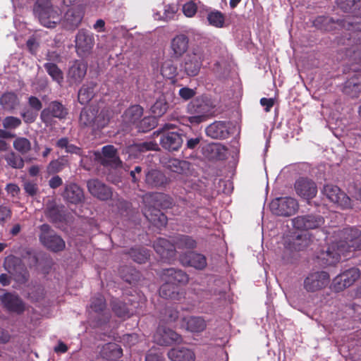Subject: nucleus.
Instances as JSON below:
<instances>
[{
	"mask_svg": "<svg viewBox=\"0 0 361 361\" xmlns=\"http://www.w3.org/2000/svg\"><path fill=\"white\" fill-rule=\"evenodd\" d=\"M22 124L21 120L16 116H6L2 121L3 127L5 129H16Z\"/></svg>",
	"mask_w": 361,
	"mask_h": 361,
	"instance_id": "obj_57",
	"label": "nucleus"
},
{
	"mask_svg": "<svg viewBox=\"0 0 361 361\" xmlns=\"http://www.w3.org/2000/svg\"><path fill=\"white\" fill-rule=\"evenodd\" d=\"M91 195L100 200H108L112 197L111 189L98 179H90L87 182Z\"/></svg>",
	"mask_w": 361,
	"mask_h": 361,
	"instance_id": "obj_25",
	"label": "nucleus"
},
{
	"mask_svg": "<svg viewBox=\"0 0 361 361\" xmlns=\"http://www.w3.org/2000/svg\"><path fill=\"white\" fill-rule=\"evenodd\" d=\"M295 191L300 197L310 200L317 194V186L314 180L307 177H300L294 183Z\"/></svg>",
	"mask_w": 361,
	"mask_h": 361,
	"instance_id": "obj_17",
	"label": "nucleus"
},
{
	"mask_svg": "<svg viewBox=\"0 0 361 361\" xmlns=\"http://www.w3.org/2000/svg\"><path fill=\"white\" fill-rule=\"evenodd\" d=\"M183 325L185 326L189 331L200 333L203 331L207 327L206 321L202 317L190 316L185 317L182 320Z\"/></svg>",
	"mask_w": 361,
	"mask_h": 361,
	"instance_id": "obj_35",
	"label": "nucleus"
},
{
	"mask_svg": "<svg viewBox=\"0 0 361 361\" xmlns=\"http://www.w3.org/2000/svg\"><path fill=\"white\" fill-rule=\"evenodd\" d=\"M145 182L152 188H162L169 183V180L161 171L152 169L146 173Z\"/></svg>",
	"mask_w": 361,
	"mask_h": 361,
	"instance_id": "obj_34",
	"label": "nucleus"
},
{
	"mask_svg": "<svg viewBox=\"0 0 361 361\" xmlns=\"http://www.w3.org/2000/svg\"><path fill=\"white\" fill-rule=\"evenodd\" d=\"M310 239L305 235H298L293 241V247L295 250L300 251L308 247Z\"/></svg>",
	"mask_w": 361,
	"mask_h": 361,
	"instance_id": "obj_56",
	"label": "nucleus"
},
{
	"mask_svg": "<svg viewBox=\"0 0 361 361\" xmlns=\"http://www.w3.org/2000/svg\"><path fill=\"white\" fill-rule=\"evenodd\" d=\"M161 298L173 300H180L185 297V292L182 287L164 281L159 288Z\"/></svg>",
	"mask_w": 361,
	"mask_h": 361,
	"instance_id": "obj_31",
	"label": "nucleus"
},
{
	"mask_svg": "<svg viewBox=\"0 0 361 361\" xmlns=\"http://www.w3.org/2000/svg\"><path fill=\"white\" fill-rule=\"evenodd\" d=\"M96 83L91 82L87 84H84L78 91V102L81 104H86L94 96V88Z\"/></svg>",
	"mask_w": 361,
	"mask_h": 361,
	"instance_id": "obj_42",
	"label": "nucleus"
},
{
	"mask_svg": "<svg viewBox=\"0 0 361 361\" xmlns=\"http://www.w3.org/2000/svg\"><path fill=\"white\" fill-rule=\"evenodd\" d=\"M137 149L141 152L147 151H158L159 149L157 143L154 141H147L137 145Z\"/></svg>",
	"mask_w": 361,
	"mask_h": 361,
	"instance_id": "obj_61",
	"label": "nucleus"
},
{
	"mask_svg": "<svg viewBox=\"0 0 361 361\" xmlns=\"http://www.w3.org/2000/svg\"><path fill=\"white\" fill-rule=\"evenodd\" d=\"M68 114V109L59 101L54 100L49 103L40 113V120L46 126L54 123V119L63 120Z\"/></svg>",
	"mask_w": 361,
	"mask_h": 361,
	"instance_id": "obj_6",
	"label": "nucleus"
},
{
	"mask_svg": "<svg viewBox=\"0 0 361 361\" xmlns=\"http://www.w3.org/2000/svg\"><path fill=\"white\" fill-rule=\"evenodd\" d=\"M178 11L177 6L174 4H167L164 6V15L162 19L165 21H170L175 18Z\"/></svg>",
	"mask_w": 361,
	"mask_h": 361,
	"instance_id": "obj_58",
	"label": "nucleus"
},
{
	"mask_svg": "<svg viewBox=\"0 0 361 361\" xmlns=\"http://www.w3.org/2000/svg\"><path fill=\"white\" fill-rule=\"evenodd\" d=\"M94 156L95 161L104 167L117 169L122 166V161L114 145L104 146L101 152H94Z\"/></svg>",
	"mask_w": 361,
	"mask_h": 361,
	"instance_id": "obj_8",
	"label": "nucleus"
},
{
	"mask_svg": "<svg viewBox=\"0 0 361 361\" xmlns=\"http://www.w3.org/2000/svg\"><path fill=\"white\" fill-rule=\"evenodd\" d=\"M13 145L14 149L22 154H27L31 149V142L26 137H16Z\"/></svg>",
	"mask_w": 361,
	"mask_h": 361,
	"instance_id": "obj_51",
	"label": "nucleus"
},
{
	"mask_svg": "<svg viewBox=\"0 0 361 361\" xmlns=\"http://www.w3.org/2000/svg\"><path fill=\"white\" fill-rule=\"evenodd\" d=\"M144 202L143 214L146 219L157 228L165 227L168 218L161 209L172 208L175 204L173 199L165 193L154 192L146 195Z\"/></svg>",
	"mask_w": 361,
	"mask_h": 361,
	"instance_id": "obj_2",
	"label": "nucleus"
},
{
	"mask_svg": "<svg viewBox=\"0 0 361 361\" xmlns=\"http://www.w3.org/2000/svg\"><path fill=\"white\" fill-rule=\"evenodd\" d=\"M68 164V161L63 157H59L52 160L47 166V171L49 174H56L61 172Z\"/></svg>",
	"mask_w": 361,
	"mask_h": 361,
	"instance_id": "obj_50",
	"label": "nucleus"
},
{
	"mask_svg": "<svg viewBox=\"0 0 361 361\" xmlns=\"http://www.w3.org/2000/svg\"><path fill=\"white\" fill-rule=\"evenodd\" d=\"M87 73V66L80 61H75L69 68L68 77L72 84H79Z\"/></svg>",
	"mask_w": 361,
	"mask_h": 361,
	"instance_id": "obj_36",
	"label": "nucleus"
},
{
	"mask_svg": "<svg viewBox=\"0 0 361 361\" xmlns=\"http://www.w3.org/2000/svg\"><path fill=\"white\" fill-rule=\"evenodd\" d=\"M106 305L105 298L101 294H98L91 300L90 307L96 312H101L104 311L106 308Z\"/></svg>",
	"mask_w": 361,
	"mask_h": 361,
	"instance_id": "obj_55",
	"label": "nucleus"
},
{
	"mask_svg": "<svg viewBox=\"0 0 361 361\" xmlns=\"http://www.w3.org/2000/svg\"><path fill=\"white\" fill-rule=\"evenodd\" d=\"M85 16V10L80 6L68 8L60 20L63 29L75 31L81 24Z\"/></svg>",
	"mask_w": 361,
	"mask_h": 361,
	"instance_id": "obj_10",
	"label": "nucleus"
},
{
	"mask_svg": "<svg viewBox=\"0 0 361 361\" xmlns=\"http://www.w3.org/2000/svg\"><path fill=\"white\" fill-rule=\"evenodd\" d=\"M292 224L297 230L307 231L320 228L324 224V219L319 214H310L295 217Z\"/></svg>",
	"mask_w": 361,
	"mask_h": 361,
	"instance_id": "obj_16",
	"label": "nucleus"
},
{
	"mask_svg": "<svg viewBox=\"0 0 361 361\" xmlns=\"http://www.w3.org/2000/svg\"><path fill=\"white\" fill-rule=\"evenodd\" d=\"M341 8L345 12L351 13L357 16L356 20H352L350 18L338 20L335 22L332 18L318 16L313 21V25L317 29L330 32L334 29L341 27L347 30L348 40L353 42L355 46L352 48L350 60L352 65H357L356 71H361V0H341Z\"/></svg>",
	"mask_w": 361,
	"mask_h": 361,
	"instance_id": "obj_1",
	"label": "nucleus"
},
{
	"mask_svg": "<svg viewBox=\"0 0 361 361\" xmlns=\"http://www.w3.org/2000/svg\"><path fill=\"white\" fill-rule=\"evenodd\" d=\"M156 252L166 262L173 260L176 256L174 243L166 238H158L153 245Z\"/></svg>",
	"mask_w": 361,
	"mask_h": 361,
	"instance_id": "obj_23",
	"label": "nucleus"
},
{
	"mask_svg": "<svg viewBox=\"0 0 361 361\" xmlns=\"http://www.w3.org/2000/svg\"><path fill=\"white\" fill-rule=\"evenodd\" d=\"M206 59L204 50L201 47H193L190 52L184 56L180 63V71L188 77L197 75Z\"/></svg>",
	"mask_w": 361,
	"mask_h": 361,
	"instance_id": "obj_4",
	"label": "nucleus"
},
{
	"mask_svg": "<svg viewBox=\"0 0 361 361\" xmlns=\"http://www.w3.org/2000/svg\"><path fill=\"white\" fill-rule=\"evenodd\" d=\"M111 111L108 109H103L95 114L94 130H99L106 127L110 121Z\"/></svg>",
	"mask_w": 361,
	"mask_h": 361,
	"instance_id": "obj_44",
	"label": "nucleus"
},
{
	"mask_svg": "<svg viewBox=\"0 0 361 361\" xmlns=\"http://www.w3.org/2000/svg\"><path fill=\"white\" fill-rule=\"evenodd\" d=\"M143 115V108L135 104L128 107L123 115V121L128 125H133L135 127L140 121Z\"/></svg>",
	"mask_w": 361,
	"mask_h": 361,
	"instance_id": "obj_37",
	"label": "nucleus"
},
{
	"mask_svg": "<svg viewBox=\"0 0 361 361\" xmlns=\"http://www.w3.org/2000/svg\"><path fill=\"white\" fill-rule=\"evenodd\" d=\"M323 194L332 202L342 209L352 208L351 199L336 185L326 184L322 190Z\"/></svg>",
	"mask_w": 361,
	"mask_h": 361,
	"instance_id": "obj_15",
	"label": "nucleus"
},
{
	"mask_svg": "<svg viewBox=\"0 0 361 361\" xmlns=\"http://www.w3.org/2000/svg\"><path fill=\"white\" fill-rule=\"evenodd\" d=\"M163 280L166 282L182 287L188 283V275L181 269L169 268L163 270Z\"/></svg>",
	"mask_w": 361,
	"mask_h": 361,
	"instance_id": "obj_29",
	"label": "nucleus"
},
{
	"mask_svg": "<svg viewBox=\"0 0 361 361\" xmlns=\"http://www.w3.org/2000/svg\"><path fill=\"white\" fill-rule=\"evenodd\" d=\"M39 229V239L44 247L53 252H59L65 249L64 240L56 234L49 225L44 224L40 226Z\"/></svg>",
	"mask_w": 361,
	"mask_h": 361,
	"instance_id": "obj_5",
	"label": "nucleus"
},
{
	"mask_svg": "<svg viewBox=\"0 0 361 361\" xmlns=\"http://www.w3.org/2000/svg\"><path fill=\"white\" fill-rule=\"evenodd\" d=\"M0 301L8 312L23 314L25 310V304L16 293L6 292L0 295Z\"/></svg>",
	"mask_w": 361,
	"mask_h": 361,
	"instance_id": "obj_19",
	"label": "nucleus"
},
{
	"mask_svg": "<svg viewBox=\"0 0 361 361\" xmlns=\"http://www.w3.org/2000/svg\"><path fill=\"white\" fill-rule=\"evenodd\" d=\"M61 196L64 201L73 204H80L85 199L82 189L76 183H73L65 185Z\"/></svg>",
	"mask_w": 361,
	"mask_h": 361,
	"instance_id": "obj_26",
	"label": "nucleus"
},
{
	"mask_svg": "<svg viewBox=\"0 0 361 361\" xmlns=\"http://www.w3.org/2000/svg\"><path fill=\"white\" fill-rule=\"evenodd\" d=\"M45 215L53 223H61L65 219L63 207L59 206L55 202L47 204Z\"/></svg>",
	"mask_w": 361,
	"mask_h": 361,
	"instance_id": "obj_39",
	"label": "nucleus"
},
{
	"mask_svg": "<svg viewBox=\"0 0 361 361\" xmlns=\"http://www.w3.org/2000/svg\"><path fill=\"white\" fill-rule=\"evenodd\" d=\"M98 113L97 106H87L82 109L79 122L82 126L91 127L94 130L95 114Z\"/></svg>",
	"mask_w": 361,
	"mask_h": 361,
	"instance_id": "obj_41",
	"label": "nucleus"
},
{
	"mask_svg": "<svg viewBox=\"0 0 361 361\" xmlns=\"http://www.w3.org/2000/svg\"><path fill=\"white\" fill-rule=\"evenodd\" d=\"M360 276L359 269L353 267L336 276L332 281L330 288L339 293L352 286Z\"/></svg>",
	"mask_w": 361,
	"mask_h": 361,
	"instance_id": "obj_12",
	"label": "nucleus"
},
{
	"mask_svg": "<svg viewBox=\"0 0 361 361\" xmlns=\"http://www.w3.org/2000/svg\"><path fill=\"white\" fill-rule=\"evenodd\" d=\"M56 147L61 149H65L66 152L70 154H75L79 156H82V148L69 143V140L67 137H61L56 142Z\"/></svg>",
	"mask_w": 361,
	"mask_h": 361,
	"instance_id": "obj_48",
	"label": "nucleus"
},
{
	"mask_svg": "<svg viewBox=\"0 0 361 361\" xmlns=\"http://www.w3.org/2000/svg\"><path fill=\"white\" fill-rule=\"evenodd\" d=\"M123 254L128 255L136 263L143 264L149 259V250L143 247H133L123 252Z\"/></svg>",
	"mask_w": 361,
	"mask_h": 361,
	"instance_id": "obj_38",
	"label": "nucleus"
},
{
	"mask_svg": "<svg viewBox=\"0 0 361 361\" xmlns=\"http://www.w3.org/2000/svg\"><path fill=\"white\" fill-rule=\"evenodd\" d=\"M186 139V148L189 149H195L198 147L201 140H202V137L201 135H195V137H190L186 135H183Z\"/></svg>",
	"mask_w": 361,
	"mask_h": 361,
	"instance_id": "obj_62",
	"label": "nucleus"
},
{
	"mask_svg": "<svg viewBox=\"0 0 361 361\" xmlns=\"http://www.w3.org/2000/svg\"><path fill=\"white\" fill-rule=\"evenodd\" d=\"M190 39L183 33L176 35L170 42V55L174 59H179L187 53Z\"/></svg>",
	"mask_w": 361,
	"mask_h": 361,
	"instance_id": "obj_21",
	"label": "nucleus"
},
{
	"mask_svg": "<svg viewBox=\"0 0 361 361\" xmlns=\"http://www.w3.org/2000/svg\"><path fill=\"white\" fill-rule=\"evenodd\" d=\"M190 163L187 161L180 160L178 159H170L166 167L174 173L181 174L189 169Z\"/></svg>",
	"mask_w": 361,
	"mask_h": 361,
	"instance_id": "obj_46",
	"label": "nucleus"
},
{
	"mask_svg": "<svg viewBox=\"0 0 361 361\" xmlns=\"http://www.w3.org/2000/svg\"><path fill=\"white\" fill-rule=\"evenodd\" d=\"M34 12L44 27H55L59 20L58 11L51 6H35Z\"/></svg>",
	"mask_w": 361,
	"mask_h": 361,
	"instance_id": "obj_18",
	"label": "nucleus"
},
{
	"mask_svg": "<svg viewBox=\"0 0 361 361\" xmlns=\"http://www.w3.org/2000/svg\"><path fill=\"white\" fill-rule=\"evenodd\" d=\"M10 272L13 276L15 281L18 283H25L29 279V272L26 267L21 262L16 264Z\"/></svg>",
	"mask_w": 361,
	"mask_h": 361,
	"instance_id": "obj_45",
	"label": "nucleus"
},
{
	"mask_svg": "<svg viewBox=\"0 0 361 361\" xmlns=\"http://www.w3.org/2000/svg\"><path fill=\"white\" fill-rule=\"evenodd\" d=\"M168 357L171 361H195V352L186 347H175L169 350Z\"/></svg>",
	"mask_w": 361,
	"mask_h": 361,
	"instance_id": "obj_32",
	"label": "nucleus"
},
{
	"mask_svg": "<svg viewBox=\"0 0 361 361\" xmlns=\"http://www.w3.org/2000/svg\"><path fill=\"white\" fill-rule=\"evenodd\" d=\"M75 48L79 54L89 53L94 43L92 35L85 30H80L75 36Z\"/></svg>",
	"mask_w": 361,
	"mask_h": 361,
	"instance_id": "obj_27",
	"label": "nucleus"
},
{
	"mask_svg": "<svg viewBox=\"0 0 361 361\" xmlns=\"http://www.w3.org/2000/svg\"><path fill=\"white\" fill-rule=\"evenodd\" d=\"M44 68L54 81L61 84L63 80V73L59 66L54 63H45Z\"/></svg>",
	"mask_w": 361,
	"mask_h": 361,
	"instance_id": "obj_47",
	"label": "nucleus"
},
{
	"mask_svg": "<svg viewBox=\"0 0 361 361\" xmlns=\"http://www.w3.org/2000/svg\"><path fill=\"white\" fill-rule=\"evenodd\" d=\"M20 116L25 123L30 124L36 121L38 116V112L32 109H28L22 111L20 113Z\"/></svg>",
	"mask_w": 361,
	"mask_h": 361,
	"instance_id": "obj_60",
	"label": "nucleus"
},
{
	"mask_svg": "<svg viewBox=\"0 0 361 361\" xmlns=\"http://www.w3.org/2000/svg\"><path fill=\"white\" fill-rule=\"evenodd\" d=\"M157 125V120L154 116H147L140 119L135 128L138 132L146 133L154 128Z\"/></svg>",
	"mask_w": 361,
	"mask_h": 361,
	"instance_id": "obj_49",
	"label": "nucleus"
},
{
	"mask_svg": "<svg viewBox=\"0 0 361 361\" xmlns=\"http://www.w3.org/2000/svg\"><path fill=\"white\" fill-rule=\"evenodd\" d=\"M161 73L164 77L171 79L176 75L177 68L172 62L165 61L161 66Z\"/></svg>",
	"mask_w": 361,
	"mask_h": 361,
	"instance_id": "obj_54",
	"label": "nucleus"
},
{
	"mask_svg": "<svg viewBox=\"0 0 361 361\" xmlns=\"http://www.w3.org/2000/svg\"><path fill=\"white\" fill-rule=\"evenodd\" d=\"M205 11L207 13V20L209 25L216 28H222L225 26L226 16L224 13L209 7H207Z\"/></svg>",
	"mask_w": 361,
	"mask_h": 361,
	"instance_id": "obj_40",
	"label": "nucleus"
},
{
	"mask_svg": "<svg viewBox=\"0 0 361 361\" xmlns=\"http://www.w3.org/2000/svg\"><path fill=\"white\" fill-rule=\"evenodd\" d=\"M179 259L183 266L193 267L198 270L204 269L207 265V257L204 255L195 251H188L182 253Z\"/></svg>",
	"mask_w": 361,
	"mask_h": 361,
	"instance_id": "obj_24",
	"label": "nucleus"
},
{
	"mask_svg": "<svg viewBox=\"0 0 361 361\" xmlns=\"http://www.w3.org/2000/svg\"><path fill=\"white\" fill-rule=\"evenodd\" d=\"M298 201L291 197H281L273 200L270 203L271 212L277 216H289L298 210Z\"/></svg>",
	"mask_w": 361,
	"mask_h": 361,
	"instance_id": "obj_9",
	"label": "nucleus"
},
{
	"mask_svg": "<svg viewBox=\"0 0 361 361\" xmlns=\"http://www.w3.org/2000/svg\"><path fill=\"white\" fill-rule=\"evenodd\" d=\"M173 127L172 124H165L164 126L157 130L154 134L160 135V145L166 150L169 152L178 151L182 146L183 138V134L177 132H169V130Z\"/></svg>",
	"mask_w": 361,
	"mask_h": 361,
	"instance_id": "obj_7",
	"label": "nucleus"
},
{
	"mask_svg": "<svg viewBox=\"0 0 361 361\" xmlns=\"http://www.w3.org/2000/svg\"><path fill=\"white\" fill-rule=\"evenodd\" d=\"M110 305L115 315L123 319L129 318L134 314L135 309L137 308L138 304L133 299L112 298Z\"/></svg>",
	"mask_w": 361,
	"mask_h": 361,
	"instance_id": "obj_13",
	"label": "nucleus"
},
{
	"mask_svg": "<svg viewBox=\"0 0 361 361\" xmlns=\"http://www.w3.org/2000/svg\"><path fill=\"white\" fill-rule=\"evenodd\" d=\"M27 104L30 109H32L37 112L42 110L43 104L42 101L36 96H30L27 98Z\"/></svg>",
	"mask_w": 361,
	"mask_h": 361,
	"instance_id": "obj_63",
	"label": "nucleus"
},
{
	"mask_svg": "<svg viewBox=\"0 0 361 361\" xmlns=\"http://www.w3.org/2000/svg\"><path fill=\"white\" fill-rule=\"evenodd\" d=\"M8 165L14 169H22L24 166V160L15 152H11L5 157Z\"/></svg>",
	"mask_w": 361,
	"mask_h": 361,
	"instance_id": "obj_53",
	"label": "nucleus"
},
{
	"mask_svg": "<svg viewBox=\"0 0 361 361\" xmlns=\"http://www.w3.org/2000/svg\"><path fill=\"white\" fill-rule=\"evenodd\" d=\"M345 247H341L338 243H332L328 247L325 252H323L318 257L324 266H333L338 263L341 256L345 255Z\"/></svg>",
	"mask_w": 361,
	"mask_h": 361,
	"instance_id": "obj_20",
	"label": "nucleus"
},
{
	"mask_svg": "<svg viewBox=\"0 0 361 361\" xmlns=\"http://www.w3.org/2000/svg\"><path fill=\"white\" fill-rule=\"evenodd\" d=\"M356 65L350 64L351 69L355 73L350 75L343 85V92L352 98L357 97L361 92V73L354 70Z\"/></svg>",
	"mask_w": 361,
	"mask_h": 361,
	"instance_id": "obj_22",
	"label": "nucleus"
},
{
	"mask_svg": "<svg viewBox=\"0 0 361 361\" xmlns=\"http://www.w3.org/2000/svg\"><path fill=\"white\" fill-rule=\"evenodd\" d=\"M330 283V276L325 271L310 273L304 279L303 286L308 293H315L325 288Z\"/></svg>",
	"mask_w": 361,
	"mask_h": 361,
	"instance_id": "obj_11",
	"label": "nucleus"
},
{
	"mask_svg": "<svg viewBox=\"0 0 361 361\" xmlns=\"http://www.w3.org/2000/svg\"><path fill=\"white\" fill-rule=\"evenodd\" d=\"M126 269L129 272V274H123V271H121L122 279L129 283L137 281L140 277L139 272L132 268H126Z\"/></svg>",
	"mask_w": 361,
	"mask_h": 361,
	"instance_id": "obj_64",
	"label": "nucleus"
},
{
	"mask_svg": "<svg viewBox=\"0 0 361 361\" xmlns=\"http://www.w3.org/2000/svg\"><path fill=\"white\" fill-rule=\"evenodd\" d=\"M228 125L227 121H216L206 128V135L213 139H226L229 135Z\"/></svg>",
	"mask_w": 361,
	"mask_h": 361,
	"instance_id": "obj_28",
	"label": "nucleus"
},
{
	"mask_svg": "<svg viewBox=\"0 0 361 361\" xmlns=\"http://www.w3.org/2000/svg\"><path fill=\"white\" fill-rule=\"evenodd\" d=\"M123 355L122 348L115 343L102 345L99 351L98 361H109L120 358Z\"/></svg>",
	"mask_w": 361,
	"mask_h": 361,
	"instance_id": "obj_30",
	"label": "nucleus"
},
{
	"mask_svg": "<svg viewBox=\"0 0 361 361\" xmlns=\"http://www.w3.org/2000/svg\"><path fill=\"white\" fill-rule=\"evenodd\" d=\"M197 11V4L192 1H188L183 6V13L187 18H192Z\"/></svg>",
	"mask_w": 361,
	"mask_h": 361,
	"instance_id": "obj_59",
	"label": "nucleus"
},
{
	"mask_svg": "<svg viewBox=\"0 0 361 361\" xmlns=\"http://www.w3.org/2000/svg\"><path fill=\"white\" fill-rule=\"evenodd\" d=\"M168 107L169 105L166 99L163 97H160L151 107V111L154 115L153 116L155 118L161 117L166 113Z\"/></svg>",
	"mask_w": 361,
	"mask_h": 361,
	"instance_id": "obj_52",
	"label": "nucleus"
},
{
	"mask_svg": "<svg viewBox=\"0 0 361 361\" xmlns=\"http://www.w3.org/2000/svg\"><path fill=\"white\" fill-rule=\"evenodd\" d=\"M341 238L343 240L338 242L341 247H345V252L361 250V231L355 227L345 228L341 231Z\"/></svg>",
	"mask_w": 361,
	"mask_h": 361,
	"instance_id": "obj_14",
	"label": "nucleus"
},
{
	"mask_svg": "<svg viewBox=\"0 0 361 361\" xmlns=\"http://www.w3.org/2000/svg\"><path fill=\"white\" fill-rule=\"evenodd\" d=\"M18 104L19 99L18 95L13 92H5L0 97V105L6 111H11Z\"/></svg>",
	"mask_w": 361,
	"mask_h": 361,
	"instance_id": "obj_43",
	"label": "nucleus"
},
{
	"mask_svg": "<svg viewBox=\"0 0 361 361\" xmlns=\"http://www.w3.org/2000/svg\"><path fill=\"white\" fill-rule=\"evenodd\" d=\"M175 249L192 251L197 247V240L191 235L176 234L172 237Z\"/></svg>",
	"mask_w": 361,
	"mask_h": 361,
	"instance_id": "obj_33",
	"label": "nucleus"
},
{
	"mask_svg": "<svg viewBox=\"0 0 361 361\" xmlns=\"http://www.w3.org/2000/svg\"><path fill=\"white\" fill-rule=\"evenodd\" d=\"M214 107L215 105L209 97L198 96L187 105V112L190 115L188 121L192 125H198L207 120Z\"/></svg>",
	"mask_w": 361,
	"mask_h": 361,
	"instance_id": "obj_3",
	"label": "nucleus"
}]
</instances>
